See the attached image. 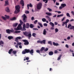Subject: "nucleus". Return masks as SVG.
<instances>
[{"mask_svg":"<svg viewBox=\"0 0 74 74\" xmlns=\"http://www.w3.org/2000/svg\"><path fill=\"white\" fill-rule=\"evenodd\" d=\"M23 34L24 35H25L26 37H28V39H30V38L32 37V34L30 32H27V31H25V32H23Z\"/></svg>","mask_w":74,"mask_h":74,"instance_id":"f257e3e1","label":"nucleus"},{"mask_svg":"<svg viewBox=\"0 0 74 74\" xmlns=\"http://www.w3.org/2000/svg\"><path fill=\"white\" fill-rule=\"evenodd\" d=\"M29 23H27L26 24V25L25 24H23V31H25V30H26V29L25 28H26L27 29H28V28H29Z\"/></svg>","mask_w":74,"mask_h":74,"instance_id":"f03ea898","label":"nucleus"},{"mask_svg":"<svg viewBox=\"0 0 74 74\" xmlns=\"http://www.w3.org/2000/svg\"><path fill=\"white\" fill-rule=\"evenodd\" d=\"M16 10L14 12V14H17L20 12V6L19 5L16 6L15 7Z\"/></svg>","mask_w":74,"mask_h":74,"instance_id":"7ed1b4c3","label":"nucleus"},{"mask_svg":"<svg viewBox=\"0 0 74 74\" xmlns=\"http://www.w3.org/2000/svg\"><path fill=\"white\" fill-rule=\"evenodd\" d=\"M19 21L21 24H18L17 27L20 30V29H22V27H21V26H22V25H23V22L21 20H20Z\"/></svg>","mask_w":74,"mask_h":74,"instance_id":"20e7f679","label":"nucleus"},{"mask_svg":"<svg viewBox=\"0 0 74 74\" xmlns=\"http://www.w3.org/2000/svg\"><path fill=\"white\" fill-rule=\"evenodd\" d=\"M42 4L41 3H39L37 6V8L38 10H40L42 7Z\"/></svg>","mask_w":74,"mask_h":74,"instance_id":"39448f33","label":"nucleus"},{"mask_svg":"<svg viewBox=\"0 0 74 74\" xmlns=\"http://www.w3.org/2000/svg\"><path fill=\"white\" fill-rule=\"evenodd\" d=\"M45 40H43L41 41L38 40L37 41V43H40V44H42L43 43L44 44H45Z\"/></svg>","mask_w":74,"mask_h":74,"instance_id":"423d86ee","label":"nucleus"},{"mask_svg":"<svg viewBox=\"0 0 74 74\" xmlns=\"http://www.w3.org/2000/svg\"><path fill=\"white\" fill-rule=\"evenodd\" d=\"M23 42H25L24 43V44L25 45H29V42H28V41L26 40H23Z\"/></svg>","mask_w":74,"mask_h":74,"instance_id":"0eeeda50","label":"nucleus"},{"mask_svg":"<svg viewBox=\"0 0 74 74\" xmlns=\"http://www.w3.org/2000/svg\"><path fill=\"white\" fill-rule=\"evenodd\" d=\"M22 18H23V21L24 22H26V16L25 14H24L22 16Z\"/></svg>","mask_w":74,"mask_h":74,"instance_id":"6e6552de","label":"nucleus"},{"mask_svg":"<svg viewBox=\"0 0 74 74\" xmlns=\"http://www.w3.org/2000/svg\"><path fill=\"white\" fill-rule=\"evenodd\" d=\"M20 4L21 5H22L23 7L24 6V1L23 0H21L20 1Z\"/></svg>","mask_w":74,"mask_h":74,"instance_id":"1a4fd4ad","label":"nucleus"},{"mask_svg":"<svg viewBox=\"0 0 74 74\" xmlns=\"http://www.w3.org/2000/svg\"><path fill=\"white\" fill-rule=\"evenodd\" d=\"M29 7H33V5H32V3H29V5L27 4V7L28 10H29Z\"/></svg>","mask_w":74,"mask_h":74,"instance_id":"9d476101","label":"nucleus"},{"mask_svg":"<svg viewBox=\"0 0 74 74\" xmlns=\"http://www.w3.org/2000/svg\"><path fill=\"white\" fill-rule=\"evenodd\" d=\"M34 53V50L33 49H31L30 51L29 50V53L31 54V55H33V53Z\"/></svg>","mask_w":74,"mask_h":74,"instance_id":"9b49d317","label":"nucleus"},{"mask_svg":"<svg viewBox=\"0 0 74 74\" xmlns=\"http://www.w3.org/2000/svg\"><path fill=\"white\" fill-rule=\"evenodd\" d=\"M5 10L7 12H10V9L8 7H7L5 8Z\"/></svg>","mask_w":74,"mask_h":74,"instance_id":"f8f14e48","label":"nucleus"},{"mask_svg":"<svg viewBox=\"0 0 74 74\" xmlns=\"http://www.w3.org/2000/svg\"><path fill=\"white\" fill-rule=\"evenodd\" d=\"M46 18H48V20L49 22H51V18L49 17V16H46Z\"/></svg>","mask_w":74,"mask_h":74,"instance_id":"ddd939ff","label":"nucleus"},{"mask_svg":"<svg viewBox=\"0 0 74 74\" xmlns=\"http://www.w3.org/2000/svg\"><path fill=\"white\" fill-rule=\"evenodd\" d=\"M24 51H25L26 53H29V52H30V50H29V49H24Z\"/></svg>","mask_w":74,"mask_h":74,"instance_id":"4468645a","label":"nucleus"},{"mask_svg":"<svg viewBox=\"0 0 74 74\" xmlns=\"http://www.w3.org/2000/svg\"><path fill=\"white\" fill-rule=\"evenodd\" d=\"M61 6L63 8H64L65 7H66V3H62L61 4Z\"/></svg>","mask_w":74,"mask_h":74,"instance_id":"2eb2a0df","label":"nucleus"},{"mask_svg":"<svg viewBox=\"0 0 74 74\" xmlns=\"http://www.w3.org/2000/svg\"><path fill=\"white\" fill-rule=\"evenodd\" d=\"M9 3H8V1L7 0L5 1V6L7 5H9Z\"/></svg>","mask_w":74,"mask_h":74,"instance_id":"dca6fc26","label":"nucleus"},{"mask_svg":"<svg viewBox=\"0 0 74 74\" xmlns=\"http://www.w3.org/2000/svg\"><path fill=\"white\" fill-rule=\"evenodd\" d=\"M8 39H9V40H11L12 39H13V38H14L12 36H9L8 37Z\"/></svg>","mask_w":74,"mask_h":74,"instance_id":"f3484780","label":"nucleus"},{"mask_svg":"<svg viewBox=\"0 0 74 74\" xmlns=\"http://www.w3.org/2000/svg\"><path fill=\"white\" fill-rule=\"evenodd\" d=\"M49 54L50 56H52V55H53V53L52 51H51L49 53Z\"/></svg>","mask_w":74,"mask_h":74,"instance_id":"a211bd4d","label":"nucleus"},{"mask_svg":"<svg viewBox=\"0 0 74 74\" xmlns=\"http://www.w3.org/2000/svg\"><path fill=\"white\" fill-rule=\"evenodd\" d=\"M6 33L8 34H10V29H7L6 30Z\"/></svg>","mask_w":74,"mask_h":74,"instance_id":"6ab92c4d","label":"nucleus"},{"mask_svg":"<svg viewBox=\"0 0 74 74\" xmlns=\"http://www.w3.org/2000/svg\"><path fill=\"white\" fill-rule=\"evenodd\" d=\"M13 51V49H10L8 51V53L9 54H11V52H12V51Z\"/></svg>","mask_w":74,"mask_h":74,"instance_id":"aec40b11","label":"nucleus"},{"mask_svg":"<svg viewBox=\"0 0 74 74\" xmlns=\"http://www.w3.org/2000/svg\"><path fill=\"white\" fill-rule=\"evenodd\" d=\"M49 24L50 25L52 26V27H54V24H53V23L51 22Z\"/></svg>","mask_w":74,"mask_h":74,"instance_id":"412c9836","label":"nucleus"},{"mask_svg":"<svg viewBox=\"0 0 74 74\" xmlns=\"http://www.w3.org/2000/svg\"><path fill=\"white\" fill-rule=\"evenodd\" d=\"M46 33H47V31L45 29H44L43 30V34L45 35L46 34Z\"/></svg>","mask_w":74,"mask_h":74,"instance_id":"4be33fe9","label":"nucleus"},{"mask_svg":"<svg viewBox=\"0 0 74 74\" xmlns=\"http://www.w3.org/2000/svg\"><path fill=\"white\" fill-rule=\"evenodd\" d=\"M53 45H54V46H58V45H59V44H58V43H55V42H53Z\"/></svg>","mask_w":74,"mask_h":74,"instance_id":"5701e85b","label":"nucleus"},{"mask_svg":"<svg viewBox=\"0 0 74 74\" xmlns=\"http://www.w3.org/2000/svg\"><path fill=\"white\" fill-rule=\"evenodd\" d=\"M18 23H15L13 24V27H16L18 26Z\"/></svg>","mask_w":74,"mask_h":74,"instance_id":"b1692460","label":"nucleus"},{"mask_svg":"<svg viewBox=\"0 0 74 74\" xmlns=\"http://www.w3.org/2000/svg\"><path fill=\"white\" fill-rule=\"evenodd\" d=\"M44 49H45V47H42L40 49V52H42L43 50H44Z\"/></svg>","mask_w":74,"mask_h":74,"instance_id":"393cba45","label":"nucleus"},{"mask_svg":"<svg viewBox=\"0 0 74 74\" xmlns=\"http://www.w3.org/2000/svg\"><path fill=\"white\" fill-rule=\"evenodd\" d=\"M45 14H46L47 15H49V16L52 15V14L51 13H50L46 12Z\"/></svg>","mask_w":74,"mask_h":74,"instance_id":"a878e982","label":"nucleus"},{"mask_svg":"<svg viewBox=\"0 0 74 74\" xmlns=\"http://www.w3.org/2000/svg\"><path fill=\"white\" fill-rule=\"evenodd\" d=\"M30 28H33L34 27V25L32 24H31L29 25Z\"/></svg>","mask_w":74,"mask_h":74,"instance_id":"bb28decb","label":"nucleus"},{"mask_svg":"<svg viewBox=\"0 0 74 74\" xmlns=\"http://www.w3.org/2000/svg\"><path fill=\"white\" fill-rule=\"evenodd\" d=\"M16 19V17H14L12 18H11L10 19V20L12 21H14V20H15Z\"/></svg>","mask_w":74,"mask_h":74,"instance_id":"cd10ccee","label":"nucleus"},{"mask_svg":"<svg viewBox=\"0 0 74 74\" xmlns=\"http://www.w3.org/2000/svg\"><path fill=\"white\" fill-rule=\"evenodd\" d=\"M62 55H60L57 59L58 60H60V58H61V57H62Z\"/></svg>","mask_w":74,"mask_h":74,"instance_id":"c85d7f7f","label":"nucleus"},{"mask_svg":"<svg viewBox=\"0 0 74 74\" xmlns=\"http://www.w3.org/2000/svg\"><path fill=\"white\" fill-rule=\"evenodd\" d=\"M4 44V42L2 40L0 41V45H3Z\"/></svg>","mask_w":74,"mask_h":74,"instance_id":"c756f323","label":"nucleus"},{"mask_svg":"<svg viewBox=\"0 0 74 74\" xmlns=\"http://www.w3.org/2000/svg\"><path fill=\"white\" fill-rule=\"evenodd\" d=\"M38 25H39L41 27H42V24L39 22L38 23Z\"/></svg>","mask_w":74,"mask_h":74,"instance_id":"7c9ffc66","label":"nucleus"},{"mask_svg":"<svg viewBox=\"0 0 74 74\" xmlns=\"http://www.w3.org/2000/svg\"><path fill=\"white\" fill-rule=\"evenodd\" d=\"M49 0H43V2H45V3H48V1H49ZM51 0L52 1L53 0Z\"/></svg>","mask_w":74,"mask_h":74,"instance_id":"2f4dec72","label":"nucleus"},{"mask_svg":"<svg viewBox=\"0 0 74 74\" xmlns=\"http://www.w3.org/2000/svg\"><path fill=\"white\" fill-rule=\"evenodd\" d=\"M36 34L35 33H33L32 34V36H33V37H36Z\"/></svg>","mask_w":74,"mask_h":74,"instance_id":"473e14b6","label":"nucleus"},{"mask_svg":"<svg viewBox=\"0 0 74 74\" xmlns=\"http://www.w3.org/2000/svg\"><path fill=\"white\" fill-rule=\"evenodd\" d=\"M26 51H25L23 50L22 52V54H23L24 55H25V54H26Z\"/></svg>","mask_w":74,"mask_h":74,"instance_id":"72a5a7b5","label":"nucleus"},{"mask_svg":"<svg viewBox=\"0 0 74 74\" xmlns=\"http://www.w3.org/2000/svg\"><path fill=\"white\" fill-rule=\"evenodd\" d=\"M17 52L16 51H13L12 52V53H13V54H16V53Z\"/></svg>","mask_w":74,"mask_h":74,"instance_id":"f704fd0d","label":"nucleus"},{"mask_svg":"<svg viewBox=\"0 0 74 74\" xmlns=\"http://www.w3.org/2000/svg\"><path fill=\"white\" fill-rule=\"evenodd\" d=\"M5 16L6 19H9L10 17L8 16H7L6 15H5Z\"/></svg>","mask_w":74,"mask_h":74,"instance_id":"c9c22d12","label":"nucleus"},{"mask_svg":"<svg viewBox=\"0 0 74 74\" xmlns=\"http://www.w3.org/2000/svg\"><path fill=\"white\" fill-rule=\"evenodd\" d=\"M67 16L68 17H70V14L69 13H67L66 14Z\"/></svg>","mask_w":74,"mask_h":74,"instance_id":"e433bc0d","label":"nucleus"},{"mask_svg":"<svg viewBox=\"0 0 74 74\" xmlns=\"http://www.w3.org/2000/svg\"><path fill=\"white\" fill-rule=\"evenodd\" d=\"M73 29V31H74V26H71V27L70 28V29Z\"/></svg>","mask_w":74,"mask_h":74,"instance_id":"4c0bfd02","label":"nucleus"},{"mask_svg":"<svg viewBox=\"0 0 74 74\" xmlns=\"http://www.w3.org/2000/svg\"><path fill=\"white\" fill-rule=\"evenodd\" d=\"M42 20L43 22H46V19L45 18H43L42 19Z\"/></svg>","mask_w":74,"mask_h":74,"instance_id":"58836bf2","label":"nucleus"},{"mask_svg":"<svg viewBox=\"0 0 74 74\" xmlns=\"http://www.w3.org/2000/svg\"><path fill=\"white\" fill-rule=\"evenodd\" d=\"M48 51V48H46L45 49H44V51L45 52H46V51Z\"/></svg>","mask_w":74,"mask_h":74,"instance_id":"ea45409f","label":"nucleus"},{"mask_svg":"<svg viewBox=\"0 0 74 74\" xmlns=\"http://www.w3.org/2000/svg\"><path fill=\"white\" fill-rule=\"evenodd\" d=\"M36 52L37 53H38L40 54V51L39 50H36Z\"/></svg>","mask_w":74,"mask_h":74,"instance_id":"a19ab883","label":"nucleus"},{"mask_svg":"<svg viewBox=\"0 0 74 74\" xmlns=\"http://www.w3.org/2000/svg\"><path fill=\"white\" fill-rule=\"evenodd\" d=\"M71 25L70 24H69L67 28L68 29L70 27H71Z\"/></svg>","mask_w":74,"mask_h":74,"instance_id":"79ce46f5","label":"nucleus"},{"mask_svg":"<svg viewBox=\"0 0 74 74\" xmlns=\"http://www.w3.org/2000/svg\"><path fill=\"white\" fill-rule=\"evenodd\" d=\"M48 44H50V45H52V42L51 41H49L48 42Z\"/></svg>","mask_w":74,"mask_h":74,"instance_id":"37998d69","label":"nucleus"},{"mask_svg":"<svg viewBox=\"0 0 74 74\" xmlns=\"http://www.w3.org/2000/svg\"><path fill=\"white\" fill-rule=\"evenodd\" d=\"M21 33V31H17L14 32L15 33Z\"/></svg>","mask_w":74,"mask_h":74,"instance_id":"c03bdc74","label":"nucleus"},{"mask_svg":"<svg viewBox=\"0 0 74 74\" xmlns=\"http://www.w3.org/2000/svg\"><path fill=\"white\" fill-rule=\"evenodd\" d=\"M14 30H20L18 28V27H17V28H15L14 29Z\"/></svg>","mask_w":74,"mask_h":74,"instance_id":"a18cd8bd","label":"nucleus"},{"mask_svg":"<svg viewBox=\"0 0 74 74\" xmlns=\"http://www.w3.org/2000/svg\"><path fill=\"white\" fill-rule=\"evenodd\" d=\"M55 33H57L59 31V30L58 29L56 28L55 29Z\"/></svg>","mask_w":74,"mask_h":74,"instance_id":"49530a36","label":"nucleus"},{"mask_svg":"<svg viewBox=\"0 0 74 74\" xmlns=\"http://www.w3.org/2000/svg\"><path fill=\"white\" fill-rule=\"evenodd\" d=\"M38 22V21H37V20H36L34 22V24H36V23H37Z\"/></svg>","mask_w":74,"mask_h":74,"instance_id":"de8ad7c7","label":"nucleus"},{"mask_svg":"<svg viewBox=\"0 0 74 74\" xmlns=\"http://www.w3.org/2000/svg\"><path fill=\"white\" fill-rule=\"evenodd\" d=\"M25 14H29V11H26L25 12Z\"/></svg>","mask_w":74,"mask_h":74,"instance_id":"09e8293b","label":"nucleus"},{"mask_svg":"<svg viewBox=\"0 0 74 74\" xmlns=\"http://www.w3.org/2000/svg\"><path fill=\"white\" fill-rule=\"evenodd\" d=\"M22 45V43L21 42H19L17 43V45Z\"/></svg>","mask_w":74,"mask_h":74,"instance_id":"8fccbe9b","label":"nucleus"},{"mask_svg":"<svg viewBox=\"0 0 74 74\" xmlns=\"http://www.w3.org/2000/svg\"><path fill=\"white\" fill-rule=\"evenodd\" d=\"M2 18L4 20H6V18L3 16H2Z\"/></svg>","mask_w":74,"mask_h":74,"instance_id":"3c124183","label":"nucleus"},{"mask_svg":"<svg viewBox=\"0 0 74 74\" xmlns=\"http://www.w3.org/2000/svg\"><path fill=\"white\" fill-rule=\"evenodd\" d=\"M44 26H48V25H47V24L46 23H45L43 24Z\"/></svg>","mask_w":74,"mask_h":74,"instance_id":"603ef678","label":"nucleus"},{"mask_svg":"<svg viewBox=\"0 0 74 74\" xmlns=\"http://www.w3.org/2000/svg\"><path fill=\"white\" fill-rule=\"evenodd\" d=\"M47 10H49V12H51V11H52V10L51 9H50L49 8H47Z\"/></svg>","mask_w":74,"mask_h":74,"instance_id":"864d4df0","label":"nucleus"},{"mask_svg":"<svg viewBox=\"0 0 74 74\" xmlns=\"http://www.w3.org/2000/svg\"><path fill=\"white\" fill-rule=\"evenodd\" d=\"M10 33H11V32L12 33H13L14 32V30L13 29L10 30Z\"/></svg>","mask_w":74,"mask_h":74,"instance_id":"5fc2aeb1","label":"nucleus"},{"mask_svg":"<svg viewBox=\"0 0 74 74\" xmlns=\"http://www.w3.org/2000/svg\"><path fill=\"white\" fill-rule=\"evenodd\" d=\"M63 24H64V25H67V23L65 21V22H63L62 23Z\"/></svg>","mask_w":74,"mask_h":74,"instance_id":"6e6d98bb","label":"nucleus"},{"mask_svg":"<svg viewBox=\"0 0 74 74\" xmlns=\"http://www.w3.org/2000/svg\"><path fill=\"white\" fill-rule=\"evenodd\" d=\"M66 18V17H64L61 20L62 21H63L64 20V19Z\"/></svg>","mask_w":74,"mask_h":74,"instance_id":"4d7b16f0","label":"nucleus"},{"mask_svg":"<svg viewBox=\"0 0 74 74\" xmlns=\"http://www.w3.org/2000/svg\"><path fill=\"white\" fill-rule=\"evenodd\" d=\"M69 20L68 19H67L66 20V21H65L67 23H68V22H69Z\"/></svg>","mask_w":74,"mask_h":74,"instance_id":"13d9d810","label":"nucleus"},{"mask_svg":"<svg viewBox=\"0 0 74 74\" xmlns=\"http://www.w3.org/2000/svg\"><path fill=\"white\" fill-rule=\"evenodd\" d=\"M33 30H38V29H37V28H33Z\"/></svg>","mask_w":74,"mask_h":74,"instance_id":"bf43d9fd","label":"nucleus"},{"mask_svg":"<svg viewBox=\"0 0 74 74\" xmlns=\"http://www.w3.org/2000/svg\"><path fill=\"white\" fill-rule=\"evenodd\" d=\"M26 59L27 60H29V57H26Z\"/></svg>","mask_w":74,"mask_h":74,"instance_id":"052dcab7","label":"nucleus"},{"mask_svg":"<svg viewBox=\"0 0 74 74\" xmlns=\"http://www.w3.org/2000/svg\"><path fill=\"white\" fill-rule=\"evenodd\" d=\"M71 13L72 14V15H74V12L73 11H72L71 12Z\"/></svg>","mask_w":74,"mask_h":74,"instance_id":"680f3d73","label":"nucleus"},{"mask_svg":"<svg viewBox=\"0 0 74 74\" xmlns=\"http://www.w3.org/2000/svg\"><path fill=\"white\" fill-rule=\"evenodd\" d=\"M58 23L56 22H54V25H57V24H58Z\"/></svg>","mask_w":74,"mask_h":74,"instance_id":"e2e57ef3","label":"nucleus"},{"mask_svg":"<svg viewBox=\"0 0 74 74\" xmlns=\"http://www.w3.org/2000/svg\"><path fill=\"white\" fill-rule=\"evenodd\" d=\"M70 51L71 52H72V53H73L74 52V51H73V50L71 49H70Z\"/></svg>","mask_w":74,"mask_h":74,"instance_id":"0e129e2a","label":"nucleus"},{"mask_svg":"<svg viewBox=\"0 0 74 74\" xmlns=\"http://www.w3.org/2000/svg\"><path fill=\"white\" fill-rule=\"evenodd\" d=\"M65 47H66V48H69V45H65Z\"/></svg>","mask_w":74,"mask_h":74,"instance_id":"69168bd1","label":"nucleus"},{"mask_svg":"<svg viewBox=\"0 0 74 74\" xmlns=\"http://www.w3.org/2000/svg\"><path fill=\"white\" fill-rule=\"evenodd\" d=\"M54 53H58V51H57V50H55L54 51Z\"/></svg>","mask_w":74,"mask_h":74,"instance_id":"338daca9","label":"nucleus"},{"mask_svg":"<svg viewBox=\"0 0 74 74\" xmlns=\"http://www.w3.org/2000/svg\"><path fill=\"white\" fill-rule=\"evenodd\" d=\"M67 40H70V36L68 37L67 38Z\"/></svg>","mask_w":74,"mask_h":74,"instance_id":"774afa93","label":"nucleus"}]
</instances>
